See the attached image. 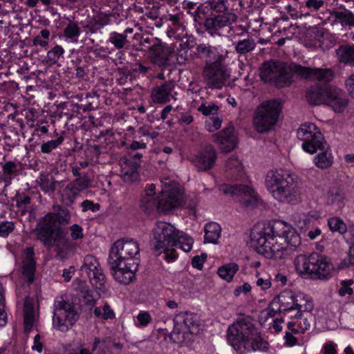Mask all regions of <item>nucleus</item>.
Here are the masks:
<instances>
[{
  "label": "nucleus",
  "instance_id": "obj_13",
  "mask_svg": "<svg viewBox=\"0 0 354 354\" xmlns=\"http://www.w3.org/2000/svg\"><path fill=\"white\" fill-rule=\"evenodd\" d=\"M224 62L225 60H218L205 66L203 75L209 88H221L230 77V71Z\"/></svg>",
  "mask_w": 354,
  "mask_h": 354
},
{
  "label": "nucleus",
  "instance_id": "obj_11",
  "mask_svg": "<svg viewBox=\"0 0 354 354\" xmlns=\"http://www.w3.org/2000/svg\"><path fill=\"white\" fill-rule=\"evenodd\" d=\"M54 306L53 326L62 332L67 331L79 319L77 306L64 300L55 301Z\"/></svg>",
  "mask_w": 354,
  "mask_h": 354
},
{
  "label": "nucleus",
  "instance_id": "obj_49",
  "mask_svg": "<svg viewBox=\"0 0 354 354\" xmlns=\"http://www.w3.org/2000/svg\"><path fill=\"white\" fill-rule=\"evenodd\" d=\"M351 234L350 238V248L348 255L341 262L342 268H354V229L349 231Z\"/></svg>",
  "mask_w": 354,
  "mask_h": 354
},
{
  "label": "nucleus",
  "instance_id": "obj_31",
  "mask_svg": "<svg viewBox=\"0 0 354 354\" xmlns=\"http://www.w3.org/2000/svg\"><path fill=\"white\" fill-rule=\"evenodd\" d=\"M114 17L112 14L100 13L93 17V19L89 21L84 28L86 34H95L101 30L105 26L111 22V18Z\"/></svg>",
  "mask_w": 354,
  "mask_h": 354
},
{
  "label": "nucleus",
  "instance_id": "obj_19",
  "mask_svg": "<svg viewBox=\"0 0 354 354\" xmlns=\"http://www.w3.org/2000/svg\"><path fill=\"white\" fill-rule=\"evenodd\" d=\"M159 211L168 212L180 205L183 196L177 187H166L158 197Z\"/></svg>",
  "mask_w": 354,
  "mask_h": 354
},
{
  "label": "nucleus",
  "instance_id": "obj_60",
  "mask_svg": "<svg viewBox=\"0 0 354 354\" xmlns=\"http://www.w3.org/2000/svg\"><path fill=\"white\" fill-rule=\"evenodd\" d=\"M102 343L100 338L95 337L93 341V344L92 347L91 353L93 352L94 354H106V348L104 345H100Z\"/></svg>",
  "mask_w": 354,
  "mask_h": 354
},
{
  "label": "nucleus",
  "instance_id": "obj_64",
  "mask_svg": "<svg viewBox=\"0 0 354 354\" xmlns=\"http://www.w3.org/2000/svg\"><path fill=\"white\" fill-rule=\"evenodd\" d=\"M296 318L298 319L297 321V326L299 328L300 332L304 333L310 328V324L308 322V318L302 317L301 313V317H297Z\"/></svg>",
  "mask_w": 354,
  "mask_h": 354
},
{
  "label": "nucleus",
  "instance_id": "obj_48",
  "mask_svg": "<svg viewBox=\"0 0 354 354\" xmlns=\"http://www.w3.org/2000/svg\"><path fill=\"white\" fill-rule=\"evenodd\" d=\"M70 184L82 192L91 187V180L87 173H83L82 176L76 177Z\"/></svg>",
  "mask_w": 354,
  "mask_h": 354
},
{
  "label": "nucleus",
  "instance_id": "obj_9",
  "mask_svg": "<svg viewBox=\"0 0 354 354\" xmlns=\"http://www.w3.org/2000/svg\"><path fill=\"white\" fill-rule=\"evenodd\" d=\"M178 230L170 223L158 222L153 229V239L151 243L153 250L159 254L164 252L167 261H173L176 259L175 250L172 248L175 245V237Z\"/></svg>",
  "mask_w": 354,
  "mask_h": 354
},
{
  "label": "nucleus",
  "instance_id": "obj_12",
  "mask_svg": "<svg viewBox=\"0 0 354 354\" xmlns=\"http://www.w3.org/2000/svg\"><path fill=\"white\" fill-rule=\"evenodd\" d=\"M297 138L303 141L302 149L309 153L328 149L323 135L313 123L301 124L297 130Z\"/></svg>",
  "mask_w": 354,
  "mask_h": 354
},
{
  "label": "nucleus",
  "instance_id": "obj_30",
  "mask_svg": "<svg viewBox=\"0 0 354 354\" xmlns=\"http://www.w3.org/2000/svg\"><path fill=\"white\" fill-rule=\"evenodd\" d=\"M34 254L35 252L32 248L29 247L25 250L22 266V275L29 284L33 283L35 280V261Z\"/></svg>",
  "mask_w": 354,
  "mask_h": 354
},
{
  "label": "nucleus",
  "instance_id": "obj_28",
  "mask_svg": "<svg viewBox=\"0 0 354 354\" xmlns=\"http://www.w3.org/2000/svg\"><path fill=\"white\" fill-rule=\"evenodd\" d=\"M290 174L284 173L282 171H270L266 177V185L272 196L279 189L283 184L287 185L288 184V179L290 178Z\"/></svg>",
  "mask_w": 354,
  "mask_h": 354
},
{
  "label": "nucleus",
  "instance_id": "obj_29",
  "mask_svg": "<svg viewBox=\"0 0 354 354\" xmlns=\"http://www.w3.org/2000/svg\"><path fill=\"white\" fill-rule=\"evenodd\" d=\"M323 198L328 205L341 207L345 199V192L341 186L333 184L325 189Z\"/></svg>",
  "mask_w": 354,
  "mask_h": 354
},
{
  "label": "nucleus",
  "instance_id": "obj_3",
  "mask_svg": "<svg viewBox=\"0 0 354 354\" xmlns=\"http://www.w3.org/2000/svg\"><path fill=\"white\" fill-rule=\"evenodd\" d=\"M310 80L330 82L334 73L330 68L303 66L296 63L288 66L286 63L270 60L263 63L260 76L263 81L278 88L288 86L292 82V75Z\"/></svg>",
  "mask_w": 354,
  "mask_h": 354
},
{
  "label": "nucleus",
  "instance_id": "obj_51",
  "mask_svg": "<svg viewBox=\"0 0 354 354\" xmlns=\"http://www.w3.org/2000/svg\"><path fill=\"white\" fill-rule=\"evenodd\" d=\"M225 166L227 169L237 174L243 171V166L241 162L236 157L232 156L226 162Z\"/></svg>",
  "mask_w": 354,
  "mask_h": 354
},
{
  "label": "nucleus",
  "instance_id": "obj_5",
  "mask_svg": "<svg viewBox=\"0 0 354 354\" xmlns=\"http://www.w3.org/2000/svg\"><path fill=\"white\" fill-rule=\"evenodd\" d=\"M205 4L197 7L193 12L189 11L198 32L199 29H204L209 35L220 36L223 28L236 21L237 16L229 10L227 1L209 0Z\"/></svg>",
  "mask_w": 354,
  "mask_h": 354
},
{
  "label": "nucleus",
  "instance_id": "obj_58",
  "mask_svg": "<svg viewBox=\"0 0 354 354\" xmlns=\"http://www.w3.org/2000/svg\"><path fill=\"white\" fill-rule=\"evenodd\" d=\"M71 239L75 241L83 238V229L77 224H73L69 227Z\"/></svg>",
  "mask_w": 354,
  "mask_h": 354
},
{
  "label": "nucleus",
  "instance_id": "obj_21",
  "mask_svg": "<svg viewBox=\"0 0 354 354\" xmlns=\"http://www.w3.org/2000/svg\"><path fill=\"white\" fill-rule=\"evenodd\" d=\"M213 142L217 143L224 152H230L236 146V136L232 125L212 136Z\"/></svg>",
  "mask_w": 354,
  "mask_h": 354
},
{
  "label": "nucleus",
  "instance_id": "obj_61",
  "mask_svg": "<svg viewBox=\"0 0 354 354\" xmlns=\"http://www.w3.org/2000/svg\"><path fill=\"white\" fill-rule=\"evenodd\" d=\"M139 322L138 326H146L151 321V317L148 312H141L137 316Z\"/></svg>",
  "mask_w": 354,
  "mask_h": 354
},
{
  "label": "nucleus",
  "instance_id": "obj_16",
  "mask_svg": "<svg viewBox=\"0 0 354 354\" xmlns=\"http://www.w3.org/2000/svg\"><path fill=\"white\" fill-rule=\"evenodd\" d=\"M174 329L173 333L179 334L180 330L184 333L188 332L190 334H198L201 330V320L198 316L194 313L187 312L180 313L176 315L174 319Z\"/></svg>",
  "mask_w": 354,
  "mask_h": 354
},
{
  "label": "nucleus",
  "instance_id": "obj_38",
  "mask_svg": "<svg viewBox=\"0 0 354 354\" xmlns=\"http://www.w3.org/2000/svg\"><path fill=\"white\" fill-rule=\"evenodd\" d=\"M81 33L77 22L69 21L63 30V37L71 42L76 43Z\"/></svg>",
  "mask_w": 354,
  "mask_h": 354
},
{
  "label": "nucleus",
  "instance_id": "obj_14",
  "mask_svg": "<svg viewBox=\"0 0 354 354\" xmlns=\"http://www.w3.org/2000/svg\"><path fill=\"white\" fill-rule=\"evenodd\" d=\"M82 272H85L93 286L100 290L104 288L106 278L100 268L97 259L91 254L84 257L83 264L80 268Z\"/></svg>",
  "mask_w": 354,
  "mask_h": 354
},
{
  "label": "nucleus",
  "instance_id": "obj_62",
  "mask_svg": "<svg viewBox=\"0 0 354 354\" xmlns=\"http://www.w3.org/2000/svg\"><path fill=\"white\" fill-rule=\"evenodd\" d=\"M207 258V254L203 253L201 256L196 255L193 257L192 260V264L194 268L198 270H202L203 268V263Z\"/></svg>",
  "mask_w": 354,
  "mask_h": 354
},
{
  "label": "nucleus",
  "instance_id": "obj_50",
  "mask_svg": "<svg viewBox=\"0 0 354 354\" xmlns=\"http://www.w3.org/2000/svg\"><path fill=\"white\" fill-rule=\"evenodd\" d=\"M64 53L63 48L57 45L48 52L47 61L50 64H56Z\"/></svg>",
  "mask_w": 354,
  "mask_h": 354
},
{
  "label": "nucleus",
  "instance_id": "obj_26",
  "mask_svg": "<svg viewBox=\"0 0 354 354\" xmlns=\"http://www.w3.org/2000/svg\"><path fill=\"white\" fill-rule=\"evenodd\" d=\"M216 153L211 145L206 146L194 160V163L198 171H207L214 165Z\"/></svg>",
  "mask_w": 354,
  "mask_h": 354
},
{
  "label": "nucleus",
  "instance_id": "obj_35",
  "mask_svg": "<svg viewBox=\"0 0 354 354\" xmlns=\"http://www.w3.org/2000/svg\"><path fill=\"white\" fill-rule=\"evenodd\" d=\"M0 165L2 167L1 178L6 185H10L12 180L20 174V170L18 169L19 164L13 161H8L4 164L1 162Z\"/></svg>",
  "mask_w": 354,
  "mask_h": 354
},
{
  "label": "nucleus",
  "instance_id": "obj_63",
  "mask_svg": "<svg viewBox=\"0 0 354 354\" xmlns=\"http://www.w3.org/2000/svg\"><path fill=\"white\" fill-rule=\"evenodd\" d=\"M81 206L82 207V211L86 212L87 210H91L92 212H97L100 210V205L99 203H94L91 201L85 200L84 201Z\"/></svg>",
  "mask_w": 354,
  "mask_h": 354
},
{
  "label": "nucleus",
  "instance_id": "obj_27",
  "mask_svg": "<svg viewBox=\"0 0 354 354\" xmlns=\"http://www.w3.org/2000/svg\"><path fill=\"white\" fill-rule=\"evenodd\" d=\"M156 186L153 184L149 185L145 194L140 200V208L147 214L153 212L156 209L159 211V200L156 196Z\"/></svg>",
  "mask_w": 354,
  "mask_h": 354
},
{
  "label": "nucleus",
  "instance_id": "obj_25",
  "mask_svg": "<svg viewBox=\"0 0 354 354\" xmlns=\"http://www.w3.org/2000/svg\"><path fill=\"white\" fill-rule=\"evenodd\" d=\"M348 104L346 94L341 89L330 85L325 104L330 106L335 112L342 113Z\"/></svg>",
  "mask_w": 354,
  "mask_h": 354
},
{
  "label": "nucleus",
  "instance_id": "obj_6",
  "mask_svg": "<svg viewBox=\"0 0 354 354\" xmlns=\"http://www.w3.org/2000/svg\"><path fill=\"white\" fill-rule=\"evenodd\" d=\"M227 340L239 354L257 351L266 352L268 350V342L262 337L250 317L239 318L230 325Z\"/></svg>",
  "mask_w": 354,
  "mask_h": 354
},
{
  "label": "nucleus",
  "instance_id": "obj_2",
  "mask_svg": "<svg viewBox=\"0 0 354 354\" xmlns=\"http://www.w3.org/2000/svg\"><path fill=\"white\" fill-rule=\"evenodd\" d=\"M283 240L291 248L301 244V237L297 231L287 223L275 220L266 224L255 226L251 231V246L267 259H281L285 248L278 244V239Z\"/></svg>",
  "mask_w": 354,
  "mask_h": 354
},
{
  "label": "nucleus",
  "instance_id": "obj_45",
  "mask_svg": "<svg viewBox=\"0 0 354 354\" xmlns=\"http://www.w3.org/2000/svg\"><path fill=\"white\" fill-rule=\"evenodd\" d=\"M80 191L68 184L63 190L62 201L66 206H71L74 203L75 199L80 194Z\"/></svg>",
  "mask_w": 354,
  "mask_h": 354
},
{
  "label": "nucleus",
  "instance_id": "obj_10",
  "mask_svg": "<svg viewBox=\"0 0 354 354\" xmlns=\"http://www.w3.org/2000/svg\"><path fill=\"white\" fill-rule=\"evenodd\" d=\"M282 105L279 100L274 99L263 102L258 106L254 118V126L259 133L270 131L276 124Z\"/></svg>",
  "mask_w": 354,
  "mask_h": 354
},
{
  "label": "nucleus",
  "instance_id": "obj_18",
  "mask_svg": "<svg viewBox=\"0 0 354 354\" xmlns=\"http://www.w3.org/2000/svg\"><path fill=\"white\" fill-rule=\"evenodd\" d=\"M299 301L298 295L295 296L290 290H285L272 299L271 305L279 304V312H288L296 309L297 310V313L295 315V317H301L302 307L301 304L299 303Z\"/></svg>",
  "mask_w": 354,
  "mask_h": 354
},
{
  "label": "nucleus",
  "instance_id": "obj_55",
  "mask_svg": "<svg viewBox=\"0 0 354 354\" xmlns=\"http://www.w3.org/2000/svg\"><path fill=\"white\" fill-rule=\"evenodd\" d=\"M354 283L353 279L343 280L340 282V288L338 292L340 296H345L346 295H351L353 294V290L351 286Z\"/></svg>",
  "mask_w": 354,
  "mask_h": 354
},
{
  "label": "nucleus",
  "instance_id": "obj_40",
  "mask_svg": "<svg viewBox=\"0 0 354 354\" xmlns=\"http://www.w3.org/2000/svg\"><path fill=\"white\" fill-rule=\"evenodd\" d=\"M193 239L183 232L178 230V235L175 237L174 247L180 248L184 252H189L193 245Z\"/></svg>",
  "mask_w": 354,
  "mask_h": 354
},
{
  "label": "nucleus",
  "instance_id": "obj_56",
  "mask_svg": "<svg viewBox=\"0 0 354 354\" xmlns=\"http://www.w3.org/2000/svg\"><path fill=\"white\" fill-rule=\"evenodd\" d=\"M7 316L5 313V299L3 290H0V327L6 324Z\"/></svg>",
  "mask_w": 354,
  "mask_h": 354
},
{
  "label": "nucleus",
  "instance_id": "obj_52",
  "mask_svg": "<svg viewBox=\"0 0 354 354\" xmlns=\"http://www.w3.org/2000/svg\"><path fill=\"white\" fill-rule=\"evenodd\" d=\"M222 123V119L219 117L216 116L214 117H209L207 120L205 121V127L207 130L209 132H214L216 130H218Z\"/></svg>",
  "mask_w": 354,
  "mask_h": 354
},
{
  "label": "nucleus",
  "instance_id": "obj_37",
  "mask_svg": "<svg viewBox=\"0 0 354 354\" xmlns=\"http://www.w3.org/2000/svg\"><path fill=\"white\" fill-rule=\"evenodd\" d=\"M39 178L40 189L46 194H53L56 189L57 185L60 184L59 181L56 180L48 174L41 173Z\"/></svg>",
  "mask_w": 354,
  "mask_h": 354
},
{
  "label": "nucleus",
  "instance_id": "obj_23",
  "mask_svg": "<svg viewBox=\"0 0 354 354\" xmlns=\"http://www.w3.org/2000/svg\"><path fill=\"white\" fill-rule=\"evenodd\" d=\"M195 54L198 58L205 59V66L212 64L218 60H225V57L220 53L218 48L209 44H197Z\"/></svg>",
  "mask_w": 354,
  "mask_h": 354
},
{
  "label": "nucleus",
  "instance_id": "obj_57",
  "mask_svg": "<svg viewBox=\"0 0 354 354\" xmlns=\"http://www.w3.org/2000/svg\"><path fill=\"white\" fill-rule=\"evenodd\" d=\"M298 299H299V303L301 304V313L310 312L313 310L314 305L311 299H306L304 295H299Z\"/></svg>",
  "mask_w": 354,
  "mask_h": 354
},
{
  "label": "nucleus",
  "instance_id": "obj_46",
  "mask_svg": "<svg viewBox=\"0 0 354 354\" xmlns=\"http://www.w3.org/2000/svg\"><path fill=\"white\" fill-rule=\"evenodd\" d=\"M256 46L257 44L253 39H245L236 42L235 50L239 54L245 55L252 51Z\"/></svg>",
  "mask_w": 354,
  "mask_h": 354
},
{
  "label": "nucleus",
  "instance_id": "obj_47",
  "mask_svg": "<svg viewBox=\"0 0 354 354\" xmlns=\"http://www.w3.org/2000/svg\"><path fill=\"white\" fill-rule=\"evenodd\" d=\"M65 134L64 131H62L59 137L55 140H51L44 142L41 145V151L44 153H50L53 150L58 147L64 140Z\"/></svg>",
  "mask_w": 354,
  "mask_h": 354
},
{
  "label": "nucleus",
  "instance_id": "obj_1",
  "mask_svg": "<svg viewBox=\"0 0 354 354\" xmlns=\"http://www.w3.org/2000/svg\"><path fill=\"white\" fill-rule=\"evenodd\" d=\"M71 219V212L59 205H55L52 211L38 222L35 228L37 238L48 249L54 248L55 252L60 258H66L73 254L75 244L67 236L68 230L64 226Z\"/></svg>",
  "mask_w": 354,
  "mask_h": 354
},
{
  "label": "nucleus",
  "instance_id": "obj_54",
  "mask_svg": "<svg viewBox=\"0 0 354 354\" xmlns=\"http://www.w3.org/2000/svg\"><path fill=\"white\" fill-rule=\"evenodd\" d=\"M218 106L214 104L209 103L208 104H203L198 107V111L201 112L203 115L207 116L212 115L214 116L217 113L218 111Z\"/></svg>",
  "mask_w": 354,
  "mask_h": 354
},
{
  "label": "nucleus",
  "instance_id": "obj_59",
  "mask_svg": "<svg viewBox=\"0 0 354 354\" xmlns=\"http://www.w3.org/2000/svg\"><path fill=\"white\" fill-rule=\"evenodd\" d=\"M324 4V0H307L305 2V7L310 11L314 12L323 7Z\"/></svg>",
  "mask_w": 354,
  "mask_h": 354
},
{
  "label": "nucleus",
  "instance_id": "obj_22",
  "mask_svg": "<svg viewBox=\"0 0 354 354\" xmlns=\"http://www.w3.org/2000/svg\"><path fill=\"white\" fill-rule=\"evenodd\" d=\"M175 86L174 80H169L157 86L151 93L153 101L158 104H165L169 102L171 99L176 100V93L174 92Z\"/></svg>",
  "mask_w": 354,
  "mask_h": 354
},
{
  "label": "nucleus",
  "instance_id": "obj_24",
  "mask_svg": "<svg viewBox=\"0 0 354 354\" xmlns=\"http://www.w3.org/2000/svg\"><path fill=\"white\" fill-rule=\"evenodd\" d=\"M330 85L318 83L310 86L306 92L308 102L313 105L325 104Z\"/></svg>",
  "mask_w": 354,
  "mask_h": 354
},
{
  "label": "nucleus",
  "instance_id": "obj_36",
  "mask_svg": "<svg viewBox=\"0 0 354 354\" xmlns=\"http://www.w3.org/2000/svg\"><path fill=\"white\" fill-rule=\"evenodd\" d=\"M330 15L342 26L354 27V14L351 10L347 9L333 10ZM353 39H354V35Z\"/></svg>",
  "mask_w": 354,
  "mask_h": 354
},
{
  "label": "nucleus",
  "instance_id": "obj_42",
  "mask_svg": "<svg viewBox=\"0 0 354 354\" xmlns=\"http://www.w3.org/2000/svg\"><path fill=\"white\" fill-rule=\"evenodd\" d=\"M239 266L236 263H230L223 265L218 269L217 273L221 278L227 282L232 281V279L239 270Z\"/></svg>",
  "mask_w": 354,
  "mask_h": 354
},
{
  "label": "nucleus",
  "instance_id": "obj_17",
  "mask_svg": "<svg viewBox=\"0 0 354 354\" xmlns=\"http://www.w3.org/2000/svg\"><path fill=\"white\" fill-rule=\"evenodd\" d=\"M142 154L136 152L126 158L122 165V176L124 182L129 183H137L140 180L138 168L140 167Z\"/></svg>",
  "mask_w": 354,
  "mask_h": 354
},
{
  "label": "nucleus",
  "instance_id": "obj_4",
  "mask_svg": "<svg viewBox=\"0 0 354 354\" xmlns=\"http://www.w3.org/2000/svg\"><path fill=\"white\" fill-rule=\"evenodd\" d=\"M138 243L133 240L119 239L109 250L108 265L115 279L123 284L130 283L138 270Z\"/></svg>",
  "mask_w": 354,
  "mask_h": 354
},
{
  "label": "nucleus",
  "instance_id": "obj_32",
  "mask_svg": "<svg viewBox=\"0 0 354 354\" xmlns=\"http://www.w3.org/2000/svg\"><path fill=\"white\" fill-rule=\"evenodd\" d=\"M35 320L34 301L32 298L26 297L24 303V332L29 333Z\"/></svg>",
  "mask_w": 354,
  "mask_h": 354
},
{
  "label": "nucleus",
  "instance_id": "obj_41",
  "mask_svg": "<svg viewBox=\"0 0 354 354\" xmlns=\"http://www.w3.org/2000/svg\"><path fill=\"white\" fill-rule=\"evenodd\" d=\"M133 36V35H126L122 33L113 32L110 34L109 41L111 42L117 49H121L131 43V38L136 39Z\"/></svg>",
  "mask_w": 354,
  "mask_h": 354
},
{
  "label": "nucleus",
  "instance_id": "obj_44",
  "mask_svg": "<svg viewBox=\"0 0 354 354\" xmlns=\"http://www.w3.org/2000/svg\"><path fill=\"white\" fill-rule=\"evenodd\" d=\"M328 225L330 230L333 233L344 234L347 232L346 224L342 219L337 216H333L328 219Z\"/></svg>",
  "mask_w": 354,
  "mask_h": 354
},
{
  "label": "nucleus",
  "instance_id": "obj_39",
  "mask_svg": "<svg viewBox=\"0 0 354 354\" xmlns=\"http://www.w3.org/2000/svg\"><path fill=\"white\" fill-rule=\"evenodd\" d=\"M221 228L216 223H209L205 227V241L216 243L221 235Z\"/></svg>",
  "mask_w": 354,
  "mask_h": 354
},
{
  "label": "nucleus",
  "instance_id": "obj_20",
  "mask_svg": "<svg viewBox=\"0 0 354 354\" xmlns=\"http://www.w3.org/2000/svg\"><path fill=\"white\" fill-rule=\"evenodd\" d=\"M288 184H283L279 190L275 192L273 197L281 203L297 204L300 201V195L297 184L291 177L288 178Z\"/></svg>",
  "mask_w": 354,
  "mask_h": 354
},
{
  "label": "nucleus",
  "instance_id": "obj_8",
  "mask_svg": "<svg viewBox=\"0 0 354 354\" xmlns=\"http://www.w3.org/2000/svg\"><path fill=\"white\" fill-rule=\"evenodd\" d=\"M133 37L139 41L143 50L147 51L148 58L153 64L161 68L170 65L171 58L175 53L173 47L152 36L136 33Z\"/></svg>",
  "mask_w": 354,
  "mask_h": 354
},
{
  "label": "nucleus",
  "instance_id": "obj_7",
  "mask_svg": "<svg viewBox=\"0 0 354 354\" xmlns=\"http://www.w3.org/2000/svg\"><path fill=\"white\" fill-rule=\"evenodd\" d=\"M295 264L299 273L308 274L313 279H328L331 277L333 265L328 257L319 253L300 254Z\"/></svg>",
  "mask_w": 354,
  "mask_h": 354
},
{
  "label": "nucleus",
  "instance_id": "obj_15",
  "mask_svg": "<svg viewBox=\"0 0 354 354\" xmlns=\"http://www.w3.org/2000/svg\"><path fill=\"white\" fill-rule=\"evenodd\" d=\"M219 190L226 195L235 197L245 207H254L257 205V196L254 190L247 185L223 184L219 186Z\"/></svg>",
  "mask_w": 354,
  "mask_h": 354
},
{
  "label": "nucleus",
  "instance_id": "obj_34",
  "mask_svg": "<svg viewBox=\"0 0 354 354\" xmlns=\"http://www.w3.org/2000/svg\"><path fill=\"white\" fill-rule=\"evenodd\" d=\"M337 59L340 63L354 66V45H340L335 50Z\"/></svg>",
  "mask_w": 354,
  "mask_h": 354
},
{
  "label": "nucleus",
  "instance_id": "obj_53",
  "mask_svg": "<svg viewBox=\"0 0 354 354\" xmlns=\"http://www.w3.org/2000/svg\"><path fill=\"white\" fill-rule=\"evenodd\" d=\"M15 223L12 221H2L0 223V236L6 238L14 231Z\"/></svg>",
  "mask_w": 354,
  "mask_h": 354
},
{
  "label": "nucleus",
  "instance_id": "obj_43",
  "mask_svg": "<svg viewBox=\"0 0 354 354\" xmlns=\"http://www.w3.org/2000/svg\"><path fill=\"white\" fill-rule=\"evenodd\" d=\"M322 151L315 157V164L320 169H327L332 165L333 158L328 149Z\"/></svg>",
  "mask_w": 354,
  "mask_h": 354
},
{
  "label": "nucleus",
  "instance_id": "obj_33",
  "mask_svg": "<svg viewBox=\"0 0 354 354\" xmlns=\"http://www.w3.org/2000/svg\"><path fill=\"white\" fill-rule=\"evenodd\" d=\"M73 285L75 288L80 292V297L83 298L82 301L88 306H93L95 304V300L86 281L76 279L73 282Z\"/></svg>",
  "mask_w": 354,
  "mask_h": 354
}]
</instances>
